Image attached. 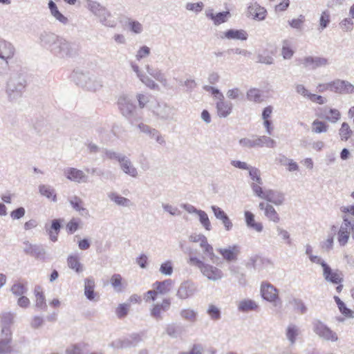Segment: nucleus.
Masks as SVG:
<instances>
[{
    "mask_svg": "<svg viewBox=\"0 0 354 354\" xmlns=\"http://www.w3.org/2000/svg\"><path fill=\"white\" fill-rule=\"evenodd\" d=\"M261 294L263 299L273 303L274 306L281 304L279 297V290L268 282H263L261 286Z\"/></svg>",
    "mask_w": 354,
    "mask_h": 354,
    "instance_id": "nucleus-6",
    "label": "nucleus"
},
{
    "mask_svg": "<svg viewBox=\"0 0 354 354\" xmlns=\"http://www.w3.org/2000/svg\"><path fill=\"white\" fill-rule=\"evenodd\" d=\"M290 304H292L295 310L301 314H304L307 311V308L304 304V302L299 299L294 298L292 300L290 301Z\"/></svg>",
    "mask_w": 354,
    "mask_h": 354,
    "instance_id": "nucleus-59",
    "label": "nucleus"
},
{
    "mask_svg": "<svg viewBox=\"0 0 354 354\" xmlns=\"http://www.w3.org/2000/svg\"><path fill=\"white\" fill-rule=\"evenodd\" d=\"M162 207L165 212L169 213L171 216H180L181 212L177 207L173 206L169 203H162Z\"/></svg>",
    "mask_w": 354,
    "mask_h": 354,
    "instance_id": "nucleus-63",
    "label": "nucleus"
},
{
    "mask_svg": "<svg viewBox=\"0 0 354 354\" xmlns=\"http://www.w3.org/2000/svg\"><path fill=\"white\" fill-rule=\"evenodd\" d=\"M263 199L274 204L275 205H280L283 203L284 196L282 193L272 190L268 189L265 191V195Z\"/></svg>",
    "mask_w": 354,
    "mask_h": 354,
    "instance_id": "nucleus-25",
    "label": "nucleus"
},
{
    "mask_svg": "<svg viewBox=\"0 0 354 354\" xmlns=\"http://www.w3.org/2000/svg\"><path fill=\"white\" fill-rule=\"evenodd\" d=\"M322 269L323 277L327 282L333 284H339L343 282V275L338 270H333L328 263Z\"/></svg>",
    "mask_w": 354,
    "mask_h": 354,
    "instance_id": "nucleus-13",
    "label": "nucleus"
},
{
    "mask_svg": "<svg viewBox=\"0 0 354 354\" xmlns=\"http://www.w3.org/2000/svg\"><path fill=\"white\" fill-rule=\"evenodd\" d=\"M95 281L93 278H87L84 280V295L87 299L93 301L95 299L96 293L94 291Z\"/></svg>",
    "mask_w": 354,
    "mask_h": 354,
    "instance_id": "nucleus-35",
    "label": "nucleus"
},
{
    "mask_svg": "<svg viewBox=\"0 0 354 354\" xmlns=\"http://www.w3.org/2000/svg\"><path fill=\"white\" fill-rule=\"evenodd\" d=\"M248 172L251 180L253 181L252 183H257L259 185L263 184V180L261 178V171L258 168L252 166L248 170Z\"/></svg>",
    "mask_w": 354,
    "mask_h": 354,
    "instance_id": "nucleus-55",
    "label": "nucleus"
},
{
    "mask_svg": "<svg viewBox=\"0 0 354 354\" xmlns=\"http://www.w3.org/2000/svg\"><path fill=\"white\" fill-rule=\"evenodd\" d=\"M102 86V81L93 75H91L89 80H87L86 84L84 88L88 91H96L100 90Z\"/></svg>",
    "mask_w": 354,
    "mask_h": 354,
    "instance_id": "nucleus-39",
    "label": "nucleus"
},
{
    "mask_svg": "<svg viewBox=\"0 0 354 354\" xmlns=\"http://www.w3.org/2000/svg\"><path fill=\"white\" fill-rule=\"evenodd\" d=\"M86 8L98 19L100 22L104 26L114 28L116 23L114 20H111L110 12L100 3L86 0Z\"/></svg>",
    "mask_w": 354,
    "mask_h": 354,
    "instance_id": "nucleus-4",
    "label": "nucleus"
},
{
    "mask_svg": "<svg viewBox=\"0 0 354 354\" xmlns=\"http://www.w3.org/2000/svg\"><path fill=\"white\" fill-rule=\"evenodd\" d=\"M26 87L25 77L19 73H12L6 84V94L10 102L20 99Z\"/></svg>",
    "mask_w": 354,
    "mask_h": 354,
    "instance_id": "nucleus-2",
    "label": "nucleus"
},
{
    "mask_svg": "<svg viewBox=\"0 0 354 354\" xmlns=\"http://www.w3.org/2000/svg\"><path fill=\"white\" fill-rule=\"evenodd\" d=\"M179 314L182 319L189 323H195L198 319V312L191 308L181 309Z\"/></svg>",
    "mask_w": 354,
    "mask_h": 354,
    "instance_id": "nucleus-32",
    "label": "nucleus"
},
{
    "mask_svg": "<svg viewBox=\"0 0 354 354\" xmlns=\"http://www.w3.org/2000/svg\"><path fill=\"white\" fill-rule=\"evenodd\" d=\"M302 64L306 68L315 69L318 67L326 66L328 64V59L319 57H306L301 61Z\"/></svg>",
    "mask_w": 354,
    "mask_h": 354,
    "instance_id": "nucleus-19",
    "label": "nucleus"
},
{
    "mask_svg": "<svg viewBox=\"0 0 354 354\" xmlns=\"http://www.w3.org/2000/svg\"><path fill=\"white\" fill-rule=\"evenodd\" d=\"M340 113L337 109H325L321 113L320 117L325 119L332 123H335L340 118Z\"/></svg>",
    "mask_w": 354,
    "mask_h": 354,
    "instance_id": "nucleus-34",
    "label": "nucleus"
},
{
    "mask_svg": "<svg viewBox=\"0 0 354 354\" xmlns=\"http://www.w3.org/2000/svg\"><path fill=\"white\" fill-rule=\"evenodd\" d=\"M181 333V328L174 323L168 324L165 326V333L171 338H178L180 336Z\"/></svg>",
    "mask_w": 354,
    "mask_h": 354,
    "instance_id": "nucleus-41",
    "label": "nucleus"
},
{
    "mask_svg": "<svg viewBox=\"0 0 354 354\" xmlns=\"http://www.w3.org/2000/svg\"><path fill=\"white\" fill-rule=\"evenodd\" d=\"M12 333L10 328H2L0 335V354H10L13 351Z\"/></svg>",
    "mask_w": 354,
    "mask_h": 354,
    "instance_id": "nucleus-8",
    "label": "nucleus"
},
{
    "mask_svg": "<svg viewBox=\"0 0 354 354\" xmlns=\"http://www.w3.org/2000/svg\"><path fill=\"white\" fill-rule=\"evenodd\" d=\"M48 8L50 10L51 15L61 24L66 25L68 22V19L66 17L62 15L58 10L56 3L50 0L48 2Z\"/></svg>",
    "mask_w": 354,
    "mask_h": 354,
    "instance_id": "nucleus-29",
    "label": "nucleus"
},
{
    "mask_svg": "<svg viewBox=\"0 0 354 354\" xmlns=\"http://www.w3.org/2000/svg\"><path fill=\"white\" fill-rule=\"evenodd\" d=\"M15 314L12 312H4L1 315V322L2 328H10L14 323Z\"/></svg>",
    "mask_w": 354,
    "mask_h": 354,
    "instance_id": "nucleus-45",
    "label": "nucleus"
},
{
    "mask_svg": "<svg viewBox=\"0 0 354 354\" xmlns=\"http://www.w3.org/2000/svg\"><path fill=\"white\" fill-rule=\"evenodd\" d=\"M171 306V300L169 298H165L159 304H153L150 310V314L152 317L156 320H162L163 312L169 310Z\"/></svg>",
    "mask_w": 354,
    "mask_h": 354,
    "instance_id": "nucleus-14",
    "label": "nucleus"
},
{
    "mask_svg": "<svg viewBox=\"0 0 354 354\" xmlns=\"http://www.w3.org/2000/svg\"><path fill=\"white\" fill-rule=\"evenodd\" d=\"M189 263L196 266L203 277H206L209 281L213 282L219 281L224 277V274L221 269L213 265L207 263L197 257H190Z\"/></svg>",
    "mask_w": 354,
    "mask_h": 354,
    "instance_id": "nucleus-3",
    "label": "nucleus"
},
{
    "mask_svg": "<svg viewBox=\"0 0 354 354\" xmlns=\"http://www.w3.org/2000/svg\"><path fill=\"white\" fill-rule=\"evenodd\" d=\"M131 68L133 72L136 73L137 77L140 79V80L148 88L153 90H158L159 86L156 84L151 78L145 75L142 71L140 70V68L138 65L135 64H131Z\"/></svg>",
    "mask_w": 354,
    "mask_h": 354,
    "instance_id": "nucleus-18",
    "label": "nucleus"
},
{
    "mask_svg": "<svg viewBox=\"0 0 354 354\" xmlns=\"http://www.w3.org/2000/svg\"><path fill=\"white\" fill-rule=\"evenodd\" d=\"M218 252L227 261H236L239 253V247L234 245L226 248H219Z\"/></svg>",
    "mask_w": 354,
    "mask_h": 354,
    "instance_id": "nucleus-23",
    "label": "nucleus"
},
{
    "mask_svg": "<svg viewBox=\"0 0 354 354\" xmlns=\"http://www.w3.org/2000/svg\"><path fill=\"white\" fill-rule=\"evenodd\" d=\"M198 216L201 225L206 230H211V223L207 213L205 211L201 210L198 212Z\"/></svg>",
    "mask_w": 354,
    "mask_h": 354,
    "instance_id": "nucleus-60",
    "label": "nucleus"
},
{
    "mask_svg": "<svg viewBox=\"0 0 354 354\" xmlns=\"http://www.w3.org/2000/svg\"><path fill=\"white\" fill-rule=\"evenodd\" d=\"M221 37L227 39L246 40L248 34L243 30L230 29L224 32L223 35H221Z\"/></svg>",
    "mask_w": 354,
    "mask_h": 354,
    "instance_id": "nucleus-26",
    "label": "nucleus"
},
{
    "mask_svg": "<svg viewBox=\"0 0 354 354\" xmlns=\"http://www.w3.org/2000/svg\"><path fill=\"white\" fill-rule=\"evenodd\" d=\"M122 277L119 274H114L111 277V280H110L111 284L113 286V288H114V290L118 292H122L124 289V287L122 286Z\"/></svg>",
    "mask_w": 354,
    "mask_h": 354,
    "instance_id": "nucleus-51",
    "label": "nucleus"
},
{
    "mask_svg": "<svg viewBox=\"0 0 354 354\" xmlns=\"http://www.w3.org/2000/svg\"><path fill=\"white\" fill-rule=\"evenodd\" d=\"M258 307L256 302L251 299H244L241 301L238 305V309L241 312H248L255 310Z\"/></svg>",
    "mask_w": 354,
    "mask_h": 354,
    "instance_id": "nucleus-46",
    "label": "nucleus"
},
{
    "mask_svg": "<svg viewBox=\"0 0 354 354\" xmlns=\"http://www.w3.org/2000/svg\"><path fill=\"white\" fill-rule=\"evenodd\" d=\"M160 272L161 274L166 276L171 275L173 273V266L171 261H167L162 263L160 268Z\"/></svg>",
    "mask_w": 354,
    "mask_h": 354,
    "instance_id": "nucleus-61",
    "label": "nucleus"
},
{
    "mask_svg": "<svg viewBox=\"0 0 354 354\" xmlns=\"http://www.w3.org/2000/svg\"><path fill=\"white\" fill-rule=\"evenodd\" d=\"M314 332L321 338L326 341L336 342L338 339L336 333L329 328L320 320H315L313 323Z\"/></svg>",
    "mask_w": 354,
    "mask_h": 354,
    "instance_id": "nucleus-7",
    "label": "nucleus"
},
{
    "mask_svg": "<svg viewBox=\"0 0 354 354\" xmlns=\"http://www.w3.org/2000/svg\"><path fill=\"white\" fill-rule=\"evenodd\" d=\"M91 74L88 72H84L83 71L77 69L73 72L72 78L77 85L84 88V85L86 84L87 80H89Z\"/></svg>",
    "mask_w": 354,
    "mask_h": 354,
    "instance_id": "nucleus-28",
    "label": "nucleus"
},
{
    "mask_svg": "<svg viewBox=\"0 0 354 354\" xmlns=\"http://www.w3.org/2000/svg\"><path fill=\"white\" fill-rule=\"evenodd\" d=\"M108 197L111 201L120 206L129 207L131 205V202L129 198L122 196L116 192L109 193Z\"/></svg>",
    "mask_w": 354,
    "mask_h": 354,
    "instance_id": "nucleus-38",
    "label": "nucleus"
},
{
    "mask_svg": "<svg viewBox=\"0 0 354 354\" xmlns=\"http://www.w3.org/2000/svg\"><path fill=\"white\" fill-rule=\"evenodd\" d=\"M264 214L268 218V220L274 223H277L280 221V218L278 213L276 212L275 209L271 205L266 204Z\"/></svg>",
    "mask_w": 354,
    "mask_h": 354,
    "instance_id": "nucleus-47",
    "label": "nucleus"
},
{
    "mask_svg": "<svg viewBox=\"0 0 354 354\" xmlns=\"http://www.w3.org/2000/svg\"><path fill=\"white\" fill-rule=\"evenodd\" d=\"M312 131L316 133H321L326 132L328 126L322 121L315 120L313 121Z\"/></svg>",
    "mask_w": 354,
    "mask_h": 354,
    "instance_id": "nucleus-58",
    "label": "nucleus"
},
{
    "mask_svg": "<svg viewBox=\"0 0 354 354\" xmlns=\"http://www.w3.org/2000/svg\"><path fill=\"white\" fill-rule=\"evenodd\" d=\"M246 96L247 99L251 102L259 103L262 101L261 92L257 88H250L248 90Z\"/></svg>",
    "mask_w": 354,
    "mask_h": 354,
    "instance_id": "nucleus-54",
    "label": "nucleus"
},
{
    "mask_svg": "<svg viewBox=\"0 0 354 354\" xmlns=\"http://www.w3.org/2000/svg\"><path fill=\"white\" fill-rule=\"evenodd\" d=\"M118 104L120 111L124 117L130 118L133 115L136 106L128 97H120Z\"/></svg>",
    "mask_w": 354,
    "mask_h": 354,
    "instance_id": "nucleus-15",
    "label": "nucleus"
},
{
    "mask_svg": "<svg viewBox=\"0 0 354 354\" xmlns=\"http://www.w3.org/2000/svg\"><path fill=\"white\" fill-rule=\"evenodd\" d=\"M245 220L248 227L255 230L257 232H262L263 227L261 223H257L254 220V215L250 211L244 212Z\"/></svg>",
    "mask_w": 354,
    "mask_h": 354,
    "instance_id": "nucleus-27",
    "label": "nucleus"
},
{
    "mask_svg": "<svg viewBox=\"0 0 354 354\" xmlns=\"http://www.w3.org/2000/svg\"><path fill=\"white\" fill-rule=\"evenodd\" d=\"M172 283V280L165 279L162 281H156L153 284V286L156 289L158 293L166 295L170 292Z\"/></svg>",
    "mask_w": 354,
    "mask_h": 354,
    "instance_id": "nucleus-36",
    "label": "nucleus"
},
{
    "mask_svg": "<svg viewBox=\"0 0 354 354\" xmlns=\"http://www.w3.org/2000/svg\"><path fill=\"white\" fill-rule=\"evenodd\" d=\"M152 112L161 120H174L175 113L174 109L165 103H158L152 109Z\"/></svg>",
    "mask_w": 354,
    "mask_h": 354,
    "instance_id": "nucleus-9",
    "label": "nucleus"
},
{
    "mask_svg": "<svg viewBox=\"0 0 354 354\" xmlns=\"http://www.w3.org/2000/svg\"><path fill=\"white\" fill-rule=\"evenodd\" d=\"M141 341L142 337L140 335L132 334L129 337L113 341L111 346L118 349L128 348L136 346Z\"/></svg>",
    "mask_w": 354,
    "mask_h": 354,
    "instance_id": "nucleus-10",
    "label": "nucleus"
},
{
    "mask_svg": "<svg viewBox=\"0 0 354 354\" xmlns=\"http://www.w3.org/2000/svg\"><path fill=\"white\" fill-rule=\"evenodd\" d=\"M255 138V146L258 147H267L274 148L276 145V142L270 137L263 136L257 137Z\"/></svg>",
    "mask_w": 354,
    "mask_h": 354,
    "instance_id": "nucleus-40",
    "label": "nucleus"
},
{
    "mask_svg": "<svg viewBox=\"0 0 354 354\" xmlns=\"http://www.w3.org/2000/svg\"><path fill=\"white\" fill-rule=\"evenodd\" d=\"M15 54V48L14 45L0 37V74L2 73V69L8 66L9 61L11 60Z\"/></svg>",
    "mask_w": 354,
    "mask_h": 354,
    "instance_id": "nucleus-5",
    "label": "nucleus"
},
{
    "mask_svg": "<svg viewBox=\"0 0 354 354\" xmlns=\"http://www.w3.org/2000/svg\"><path fill=\"white\" fill-rule=\"evenodd\" d=\"M120 167L122 171L132 178H137L138 176V169L134 167L131 161L127 156L120 159Z\"/></svg>",
    "mask_w": 354,
    "mask_h": 354,
    "instance_id": "nucleus-22",
    "label": "nucleus"
},
{
    "mask_svg": "<svg viewBox=\"0 0 354 354\" xmlns=\"http://www.w3.org/2000/svg\"><path fill=\"white\" fill-rule=\"evenodd\" d=\"M300 333L299 328L293 324H290L286 330V337L290 345L295 344L297 337Z\"/></svg>",
    "mask_w": 354,
    "mask_h": 354,
    "instance_id": "nucleus-33",
    "label": "nucleus"
},
{
    "mask_svg": "<svg viewBox=\"0 0 354 354\" xmlns=\"http://www.w3.org/2000/svg\"><path fill=\"white\" fill-rule=\"evenodd\" d=\"M334 299L338 306L339 311L342 313V314H343L344 316H346L347 317H350V318L353 317V312L351 309L348 308L346 306L345 304L339 299V297L335 296Z\"/></svg>",
    "mask_w": 354,
    "mask_h": 354,
    "instance_id": "nucleus-49",
    "label": "nucleus"
},
{
    "mask_svg": "<svg viewBox=\"0 0 354 354\" xmlns=\"http://www.w3.org/2000/svg\"><path fill=\"white\" fill-rule=\"evenodd\" d=\"M330 21V14L327 10L323 11L319 18V29L323 30L326 28Z\"/></svg>",
    "mask_w": 354,
    "mask_h": 354,
    "instance_id": "nucleus-57",
    "label": "nucleus"
},
{
    "mask_svg": "<svg viewBox=\"0 0 354 354\" xmlns=\"http://www.w3.org/2000/svg\"><path fill=\"white\" fill-rule=\"evenodd\" d=\"M40 44L48 49L54 56L67 59L77 55L78 46L53 32H43L39 36Z\"/></svg>",
    "mask_w": 354,
    "mask_h": 354,
    "instance_id": "nucleus-1",
    "label": "nucleus"
},
{
    "mask_svg": "<svg viewBox=\"0 0 354 354\" xmlns=\"http://www.w3.org/2000/svg\"><path fill=\"white\" fill-rule=\"evenodd\" d=\"M126 26L128 29L133 32L134 34H140L143 31V26L138 21L132 19L131 18L127 19L126 21Z\"/></svg>",
    "mask_w": 354,
    "mask_h": 354,
    "instance_id": "nucleus-43",
    "label": "nucleus"
},
{
    "mask_svg": "<svg viewBox=\"0 0 354 354\" xmlns=\"http://www.w3.org/2000/svg\"><path fill=\"white\" fill-rule=\"evenodd\" d=\"M352 133L353 131L351 129L348 124L347 122H343L342 124L341 128L339 130V135L341 140L347 141L351 136Z\"/></svg>",
    "mask_w": 354,
    "mask_h": 354,
    "instance_id": "nucleus-50",
    "label": "nucleus"
},
{
    "mask_svg": "<svg viewBox=\"0 0 354 354\" xmlns=\"http://www.w3.org/2000/svg\"><path fill=\"white\" fill-rule=\"evenodd\" d=\"M69 203L72 207L83 217L87 218L89 216L88 210L84 207V202L82 199L77 196H73L69 198Z\"/></svg>",
    "mask_w": 354,
    "mask_h": 354,
    "instance_id": "nucleus-24",
    "label": "nucleus"
},
{
    "mask_svg": "<svg viewBox=\"0 0 354 354\" xmlns=\"http://www.w3.org/2000/svg\"><path fill=\"white\" fill-rule=\"evenodd\" d=\"M216 108L218 116L225 118L232 113L233 104L231 102L225 100V97H223L222 100L216 102Z\"/></svg>",
    "mask_w": 354,
    "mask_h": 354,
    "instance_id": "nucleus-20",
    "label": "nucleus"
},
{
    "mask_svg": "<svg viewBox=\"0 0 354 354\" xmlns=\"http://www.w3.org/2000/svg\"><path fill=\"white\" fill-rule=\"evenodd\" d=\"M45 254L46 251L42 248V246L39 245H35L30 255L34 257L36 259H44Z\"/></svg>",
    "mask_w": 354,
    "mask_h": 354,
    "instance_id": "nucleus-64",
    "label": "nucleus"
},
{
    "mask_svg": "<svg viewBox=\"0 0 354 354\" xmlns=\"http://www.w3.org/2000/svg\"><path fill=\"white\" fill-rule=\"evenodd\" d=\"M333 92L339 94L354 93V85L348 81L337 79L333 81Z\"/></svg>",
    "mask_w": 354,
    "mask_h": 354,
    "instance_id": "nucleus-17",
    "label": "nucleus"
},
{
    "mask_svg": "<svg viewBox=\"0 0 354 354\" xmlns=\"http://www.w3.org/2000/svg\"><path fill=\"white\" fill-rule=\"evenodd\" d=\"M35 296V306L40 309H46L47 306L46 304V298L42 292V288L39 286H37L34 289Z\"/></svg>",
    "mask_w": 354,
    "mask_h": 354,
    "instance_id": "nucleus-37",
    "label": "nucleus"
},
{
    "mask_svg": "<svg viewBox=\"0 0 354 354\" xmlns=\"http://www.w3.org/2000/svg\"><path fill=\"white\" fill-rule=\"evenodd\" d=\"M136 128L140 131V132L149 136V138L155 139L158 144H165L164 138L161 136L160 133L157 129L152 128L143 122H140L136 124Z\"/></svg>",
    "mask_w": 354,
    "mask_h": 354,
    "instance_id": "nucleus-12",
    "label": "nucleus"
},
{
    "mask_svg": "<svg viewBox=\"0 0 354 354\" xmlns=\"http://www.w3.org/2000/svg\"><path fill=\"white\" fill-rule=\"evenodd\" d=\"M145 69L147 72V73L151 75L152 77L156 79L157 81H158L160 83H161L162 85L166 86L167 84V78L165 77V75L161 70H160L158 68H153L150 66L149 65L145 66Z\"/></svg>",
    "mask_w": 354,
    "mask_h": 354,
    "instance_id": "nucleus-30",
    "label": "nucleus"
},
{
    "mask_svg": "<svg viewBox=\"0 0 354 354\" xmlns=\"http://www.w3.org/2000/svg\"><path fill=\"white\" fill-rule=\"evenodd\" d=\"M331 231L332 232L328 235L327 239L321 243V248L326 252L331 250L333 248L334 235L336 233V227L335 225L332 226Z\"/></svg>",
    "mask_w": 354,
    "mask_h": 354,
    "instance_id": "nucleus-42",
    "label": "nucleus"
},
{
    "mask_svg": "<svg viewBox=\"0 0 354 354\" xmlns=\"http://www.w3.org/2000/svg\"><path fill=\"white\" fill-rule=\"evenodd\" d=\"M39 192L41 195L46 196L49 199H52L53 201H57V196L55 193V190L47 185H40L39 186Z\"/></svg>",
    "mask_w": 354,
    "mask_h": 354,
    "instance_id": "nucleus-44",
    "label": "nucleus"
},
{
    "mask_svg": "<svg viewBox=\"0 0 354 354\" xmlns=\"http://www.w3.org/2000/svg\"><path fill=\"white\" fill-rule=\"evenodd\" d=\"M207 313L212 320H218L221 317V310L214 304L209 305Z\"/></svg>",
    "mask_w": 354,
    "mask_h": 354,
    "instance_id": "nucleus-56",
    "label": "nucleus"
},
{
    "mask_svg": "<svg viewBox=\"0 0 354 354\" xmlns=\"http://www.w3.org/2000/svg\"><path fill=\"white\" fill-rule=\"evenodd\" d=\"M130 304H121L115 310V313L119 318L124 317L129 313Z\"/></svg>",
    "mask_w": 354,
    "mask_h": 354,
    "instance_id": "nucleus-62",
    "label": "nucleus"
},
{
    "mask_svg": "<svg viewBox=\"0 0 354 354\" xmlns=\"http://www.w3.org/2000/svg\"><path fill=\"white\" fill-rule=\"evenodd\" d=\"M248 12L250 15L259 20H263L266 17V10L257 3L251 4L248 8Z\"/></svg>",
    "mask_w": 354,
    "mask_h": 354,
    "instance_id": "nucleus-31",
    "label": "nucleus"
},
{
    "mask_svg": "<svg viewBox=\"0 0 354 354\" xmlns=\"http://www.w3.org/2000/svg\"><path fill=\"white\" fill-rule=\"evenodd\" d=\"M211 209L215 216V217L221 221L225 229L227 231H230L232 230L233 224L231 220L229 218L227 214L219 207L216 205H212Z\"/></svg>",
    "mask_w": 354,
    "mask_h": 354,
    "instance_id": "nucleus-21",
    "label": "nucleus"
},
{
    "mask_svg": "<svg viewBox=\"0 0 354 354\" xmlns=\"http://www.w3.org/2000/svg\"><path fill=\"white\" fill-rule=\"evenodd\" d=\"M64 174L67 179L77 183H87L88 180V176L83 171L76 168H67L64 170Z\"/></svg>",
    "mask_w": 354,
    "mask_h": 354,
    "instance_id": "nucleus-16",
    "label": "nucleus"
},
{
    "mask_svg": "<svg viewBox=\"0 0 354 354\" xmlns=\"http://www.w3.org/2000/svg\"><path fill=\"white\" fill-rule=\"evenodd\" d=\"M294 54L291 48L290 42L288 40H283L282 43L281 55L285 59H290Z\"/></svg>",
    "mask_w": 354,
    "mask_h": 354,
    "instance_id": "nucleus-53",
    "label": "nucleus"
},
{
    "mask_svg": "<svg viewBox=\"0 0 354 354\" xmlns=\"http://www.w3.org/2000/svg\"><path fill=\"white\" fill-rule=\"evenodd\" d=\"M10 291L15 296L20 297L27 292V288L24 284L20 282H15L11 286Z\"/></svg>",
    "mask_w": 354,
    "mask_h": 354,
    "instance_id": "nucleus-52",
    "label": "nucleus"
},
{
    "mask_svg": "<svg viewBox=\"0 0 354 354\" xmlns=\"http://www.w3.org/2000/svg\"><path fill=\"white\" fill-rule=\"evenodd\" d=\"M196 290L197 287L194 282L185 281L178 288L176 297L181 300H185L192 297Z\"/></svg>",
    "mask_w": 354,
    "mask_h": 354,
    "instance_id": "nucleus-11",
    "label": "nucleus"
},
{
    "mask_svg": "<svg viewBox=\"0 0 354 354\" xmlns=\"http://www.w3.org/2000/svg\"><path fill=\"white\" fill-rule=\"evenodd\" d=\"M67 263L68 267L71 269L75 270L76 272H80L82 271V266L77 255H70L67 259Z\"/></svg>",
    "mask_w": 354,
    "mask_h": 354,
    "instance_id": "nucleus-48",
    "label": "nucleus"
}]
</instances>
